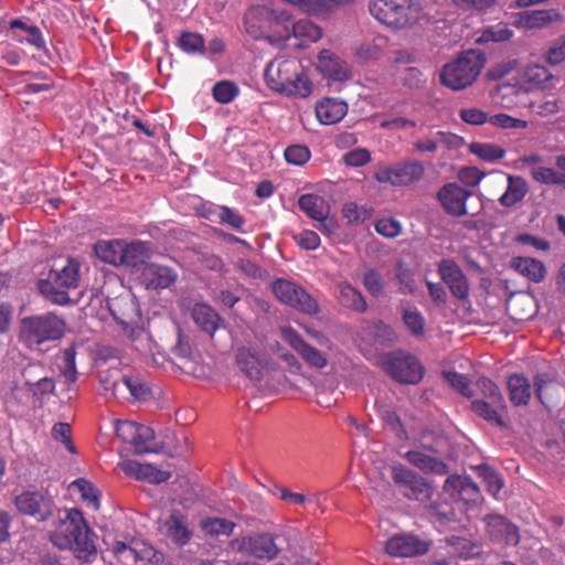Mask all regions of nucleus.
Wrapping results in <instances>:
<instances>
[{
  "label": "nucleus",
  "instance_id": "1",
  "mask_svg": "<svg viewBox=\"0 0 565 565\" xmlns=\"http://www.w3.org/2000/svg\"><path fill=\"white\" fill-rule=\"evenodd\" d=\"M93 532L89 530L82 511L67 510L64 518L60 519L56 527L50 532V542L60 550L73 551L76 558L90 562L97 556V550L93 541Z\"/></svg>",
  "mask_w": 565,
  "mask_h": 565
},
{
  "label": "nucleus",
  "instance_id": "2",
  "mask_svg": "<svg viewBox=\"0 0 565 565\" xmlns=\"http://www.w3.org/2000/svg\"><path fill=\"white\" fill-rule=\"evenodd\" d=\"M65 321L53 312L24 317L19 322L18 340L29 350L64 335Z\"/></svg>",
  "mask_w": 565,
  "mask_h": 565
},
{
  "label": "nucleus",
  "instance_id": "3",
  "mask_svg": "<svg viewBox=\"0 0 565 565\" xmlns=\"http://www.w3.org/2000/svg\"><path fill=\"white\" fill-rule=\"evenodd\" d=\"M484 63L486 57L481 51H465L443 67L440 82L454 90L463 89L477 79Z\"/></svg>",
  "mask_w": 565,
  "mask_h": 565
},
{
  "label": "nucleus",
  "instance_id": "4",
  "mask_svg": "<svg viewBox=\"0 0 565 565\" xmlns=\"http://www.w3.org/2000/svg\"><path fill=\"white\" fill-rule=\"evenodd\" d=\"M369 11L379 22L391 28H405L417 20L414 0H370Z\"/></svg>",
  "mask_w": 565,
  "mask_h": 565
},
{
  "label": "nucleus",
  "instance_id": "5",
  "mask_svg": "<svg viewBox=\"0 0 565 565\" xmlns=\"http://www.w3.org/2000/svg\"><path fill=\"white\" fill-rule=\"evenodd\" d=\"M437 196L444 210L452 216H475L482 210L481 200L457 183L445 184Z\"/></svg>",
  "mask_w": 565,
  "mask_h": 565
},
{
  "label": "nucleus",
  "instance_id": "6",
  "mask_svg": "<svg viewBox=\"0 0 565 565\" xmlns=\"http://www.w3.org/2000/svg\"><path fill=\"white\" fill-rule=\"evenodd\" d=\"M425 174L424 164L417 159H406L392 166H377L373 178L380 183L393 186H409L419 182Z\"/></svg>",
  "mask_w": 565,
  "mask_h": 565
},
{
  "label": "nucleus",
  "instance_id": "7",
  "mask_svg": "<svg viewBox=\"0 0 565 565\" xmlns=\"http://www.w3.org/2000/svg\"><path fill=\"white\" fill-rule=\"evenodd\" d=\"M275 297L284 305L305 315L315 316L319 312L318 301L300 285L284 278L271 284Z\"/></svg>",
  "mask_w": 565,
  "mask_h": 565
},
{
  "label": "nucleus",
  "instance_id": "8",
  "mask_svg": "<svg viewBox=\"0 0 565 565\" xmlns=\"http://www.w3.org/2000/svg\"><path fill=\"white\" fill-rule=\"evenodd\" d=\"M301 64L296 58H275L268 63L265 70V81L267 86L279 94L298 93L290 78L297 75Z\"/></svg>",
  "mask_w": 565,
  "mask_h": 565
},
{
  "label": "nucleus",
  "instance_id": "9",
  "mask_svg": "<svg viewBox=\"0 0 565 565\" xmlns=\"http://www.w3.org/2000/svg\"><path fill=\"white\" fill-rule=\"evenodd\" d=\"M385 372L399 383L416 384L424 376V366L411 354L392 353L383 363Z\"/></svg>",
  "mask_w": 565,
  "mask_h": 565
},
{
  "label": "nucleus",
  "instance_id": "10",
  "mask_svg": "<svg viewBox=\"0 0 565 565\" xmlns=\"http://www.w3.org/2000/svg\"><path fill=\"white\" fill-rule=\"evenodd\" d=\"M392 479L399 492L409 500L425 501L433 493V488L423 477L403 465L392 467Z\"/></svg>",
  "mask_w": 565,
  "mask_h": 565
},
{
  "label": "nucleus",
  "instance_id": "11",
  "mask_svg": "<svg viewBox=\"0 0 565 565\" xmlns=\"http://www.w3.org/2000/svg\"><path fill=\"white\" fill-rule=\"evenodd\" d=\"M116 433L124 441L131 445L134 452L143 455L157 451L154 431L152 428L131 420L117 424Z\"/></svg>",
  "mask_w": 565,
  "mask_h": 565
},
{
  "label": "nucleus",
  "instance_id": "12",
  "mask_svg": "<svg viewBox=\"0 0 565 565\" xmlns=\"http://www.w3.org/2000/svg\"><path fill=\"white\" fill-rule=\"evenodd\" d=\"M18 511L39 522L49 520L55 510L53 499L41 491H23L14 499Z\"/></svg>",
  "mask_w": 565,
  "mask_h": 565
},
{
  "label": "nucleus",
  "instance_id": "13",
  "mask_svg": "<svg viewBox=\"0 0 565 565\" xmlns=\"http://www.w3.org/2000/svg\"><path fill=\"white\" fill-rule=\"evenodd\" d=\"M438 274L448 286L451 295L458 300H466L469 296V282L459 265L452 259H443L438 264Z\"/></svg>",
  "mask_w": 565,
  "mask_h": 565
},
{
  "label": "nucleus",
  "instance_id": "14",
  "mask_svg": "<svg viewBox=\"0 0 565 565\" xmlns=\"http://www.w3.org/2000/svg\"><path fill=\"white\" fill-rule=\"evenodd\" d=\"M235 543H237L239 552L259 559H273L280 552L274 536L268 533L243 537L241 541L236 540Z\"/></svg>",
  "mask_w": 565,
  "mask_h": 565
},
{
  "label": "nucleus",
  "instance_id": "15",
  "mask_svg": "<svg viewBox=\"0 0 565 565\" xmlns=\"http://www.w3.org/2000/svg\"><path fill=\"white\" fill-rule=\"evenodd\" d=\"M385 548L392 556L413 557L425 554L429 543L413 534H395L386 541Z\"/></svg>",
  "mask_w": 565,
  "mask_h": 565
},
{
  "label": "nucleus",
  "instance_id": "16",
  "mask_svg": "<svg viewBox=\"0 0 565 565\" xmlns=\"http://www.w3.org/2000/svg\"><path fill=\"white\" fill-rule=\"evenodd\" d=\"M282 339L303 359V361L316 369H322L328 364L327 356L318 349L311 347L290 327L282 328Z\"/></svg>",
  "mask_w": 565,
  "mask_h": 565
},
{
  "label": "nucleus",
  "instance_id": "17",
  "mask_svg": "<svg viewBox=\"0 0 565 565\" xmlns=\"http://www.w3.org/2000/svg\"><path fill=\"white\" fill-rule=\"evenodd\" d=\"M444 491L455 500L477 503L480 499L478 484L470 477L449 476L444 483Z\"/></svg>",
  "mask_w": 565,
  "mask_h": 565
},
{
  "label": "nucleus",
  "instance_id": "18",
  "mask_svg": "<svg viewBox=\"0 0 565 565\" xmlns=\"http://www.w3.org/2000/svg\"><path fill=\"white\" fill-rule=\"evenodd\" d=\"M118 468L128 477L149 483L159 484L171 477V471L158 469L150 463H140L136 460H125L118 463Z\"/></svg>",
  "mask_w": 565,
  "mask_h": 565
},
{
  "label": "nucleus",
  "instance_id": "19",
  "mask_svg": "<svg viewBox=\"0 0 565 565\" xmlns=\"http://www.w3.org/2000/svg\"><path fill=\"white\" fill-rule=\"evenodd\" d=\"M108 309L114 319L125 329L138 323L140 312L135 298L121 295L108 301Z\"/></svg>",
  "mask_w": 565,
  "mask_h": 565
},
{
  "label": "nucleus",
  "instance_id": "20",
  "mask_svg": "<svg viewBox=\"0 0 565 565\" xmlns=\"http://www.w3.org/2000/svg\"><path fill=\"white\" fill-rule=\"evenodd\" d=\"M140 281L147 289H163L173 282L171 268L154 263H148L141 268Z\"/></svg>",
  "mask_w": 565,
  "mask_h": 565
},
{
  "label": "nucleus",
  "instance_id": "21",
  "mask_svg": "<svg viewBox=\"0 0 565 565\" xmlns=\"http://www.w3.org/2000/svg\"><path fill=\"white\" fill-rule=\"evenodd\" d=\"M562 19V13L556 9L530 10L518 14L516 24L525 29H543Z\"/></svg>",
  "mask_w": 565,
  "mask_h": 565
},
{
  "label": "nucleus",
  "instance_id": "22",
  "mask_svg": "<svg viewBox=\"0 0 565 565\" xmlns=\"http://www.w3.org/2000/svg\"><path fill=\"white\" fill-rule=\"evenodd\" d=\"M111 391L115 397L122 396L126 392L136 399H143L150 394L148 385L137 375H122L105 387Z\"/></svg>",
  "mask_w": 565,
  "mask_h": 565
},
{
  "label": "nucleus",
  "instance_id": "23",
  "mask_svg": "<svg viewBox=\"0 0 565 565\" xmlns=\"http://www.w3.org/2000/svg\"><path fill=\"white\" fill-rule=\"evenodd\" d=\"M553 79L550 70L541 64H530L521 74V84L527 92L551 88Z\"/></svg>",
  "mask_w": 565,
  "mask_h": 565
},
{
  "label": "nucleus",
  "instance_id": "24",
  "mask_svg": "<svg viewBox=\"0 0 565 565\" xmlns=\"http://www.w3.org/2000/svg\"><path fill=\"white\" fill-rule=\"evenodd\" d=\"M487 531L492 540L515 545L519 542L518 529L502 515L486 518Z\"/></svg>",
  "mask_w": 565,
  "mask_h": 565
},
{
  "label": "nucleus",
  "instance_id": "25",
  "mask_svg": "<svg viewBox=\"0 0 565 565\" xmlns=\"http://www.w3.org/2000/svg\"><path fill=\"white\" fill-rule=\"evenodd\" d=\"M321 73L334 81H344L350 77L348 63L330 51L323 50L318 56Z\"/></svg>",
  "mask_w": 565,
  "mask_h": 565
},
{
  "label": "nucleus",
  "instance_id": "26",
  "mask_svg": "<svg viewBox=\"0 0 565 565\" xmlns=\"http://www.w3.org/2000/svg\"><path fill=\"white\" fill-rule=\"evenodd\" d=\"M335 297L339 303L355 312H365L367 303L360 290L348 281H339L335 285Z\"/></svg>",
  "mask_w": 565,
  "mask_h": 565
},
{
  "label": "nucleus",
  "instance_id": "27",
  "mask_svg": "<svg viewBox=\"0 0 565 565\" xmlns=\"http://www.w3.org/2000/svg\"><path fill=\"white\" fill-rule=\"evenodd\" d=\"M404 457L411 465L425 473L443 476L448 472V467L441 459L420 450H408Z\"/></svg>",
  "mask_w": 565,
  "mask_h": 565
},
{
  "label": "nucleus",
  "instance_id": "28",
  "mask_svg": "<svg viewBox=\"0 0 565 565\" xmlns=\"http://www.w3.org/2000/svg\"><path fill=\"white\" fill-rule=\"evenodd\" d=\"M348 113L347 103L337 98H324L316 106V115L323 125L339 122Z\"/></svg>",
  "mask_w": 565,
  "mask_h": 565
},
{
  "label": "nucleus",
  "instance_id": "29",
  "mask_svg": "<svg viewBox=\"0 0 565 565\" xmlns=\"http://www.w3.org/2000/svg\"><path fill=\"white\" fill-rule=\"evenodd\" d=\"M152 255V245L148 242L135 241L124 243L122 266L143 267Z\"/></svg>",
  "mask_w": 565,
  "mask_h": 565
},
{
  "label": "nucleus",
  "instance_id": "30",
  "mask_svg": "<svg viewBox=\"0 0 565 565\" xmlns=\"http://www.w3.org/2000/svg\"><path fill=\"white\" fill-rule=\"evenodd\" d=\"M291 32V35L288 33L286 38L290 39L292 36L296 40L294 45L300 49L318 41L322 36L321 29L308 19H301L292 23Z\"/></svg>",
  "mask_w": 565,
  "mask_h": 565
},
{
  "label": "nucleus",
  "instance_id": "31",
  "mask_svg": "<svg viewBox=\"0 0 565 565\" xmlns=\"http://www.w3.org/2000/svg\"><path fill=\"white\" fill-rule=\"evenodd\" d=\"M471 409L475 414L484 420L495 424L497 426H504L503 413L505 411V402L492 403L489 399L477 398L471 402Z\"/></svg>",
  "mask_w": 565,
  "mask_h": 565
},
{
  "label": "nucleus",
  "instance_id": "32",
  "mask_svg": "<svg viewBox=\"0 0 565 565\" xmlns=\"http://www.w3.org/2000/svg\"><path fill=\"white\" fill-rule=\"evenodd\" d=\"M511 268L534 282L543 281L546 276V268L544 264L541 260L531 257L512 258Z\"/></svg>",
  "mask_w": 565,
  "mask_h": 565
},
{
  "label": "nucleus",
  "instance_id": "33",
  "mask_svg": "<svg viewBox=\"0 0 565 565\" xmlns=\"http://www.w3.org/2000/svg\"><path fill=\"white\" fill-rule=\"evenodd\" d=\"M507 190L499 198V202L504 207H511L524 199L529 192V185L520 175L507 174Z\"/></svg>",
  "mask_w": 565,
  "mask_h": 565
},
{
  "label": "nucleus",
  "instance_id": "34",
  "mask_svg": "<svg viewBox=\"0 0 565 565\" xmlns=\"http://www.w3.org/2000/svg\"><path fill=\"white\" fill-rule=\"evenodd\" d=\"M47 276L53 279V284H57L60 287L75 289L79 282V263L68 258L66 265L62 268L51 269Z\"/></svg>",
  "mask_w": 565,
  "mask_h": 565
},
{
  "label": "nucleus",
  "instance_id": "35",
  "mask_svg": "<svg viewBox=\"0 0 565 565\" xmlns=\"http://www.w3.org/2000/svg\"><path fill=\"white\" fill-rule=\"evenodd\" d=\"M236 363L239 370L250 380L258 381L262 376V361L255 350L239 348L236 352Z\"/></svg>",
  "mask_w": 565,
  "mask_h": 565
},
{
  "label": "nucleus",
  "instance_id": "36",
  "mask_svg": "<svg viewBox=\"0 0 565 565\" xmlns=\"http://www.w3.org/2000/svg\"><path fill=\"white\" fill-rule=\"evenodd\" d=\"M298 206L310 218L316 221L328 216L330 213V206L327 201L313 193L302 194L298 200Z\"/></svg>",
  "mask_w": 565,
  "mask_h": 565
},
{
  "label": "nucleus",
  "instance_id": "37",
  "mask_svg": "<svg viewBox=\"0 0 565 565\" xmlns=\"http://www.w3.org/2000/svg\"><path fill=\"white\" fill-rule=\"evenodd\" d=\"M191 315L201 330L210 335H213L221 322L220 316L210 306L204 303H196Z\"/></svg>",
  "mask_w": 565,
  "mask_h": 565
},
{
  "label": "nucleus",
  "instance_id": "38",
  "mask_svg": "<svg viewBox=\"0 0 565 565\" xmlns=\"http://www.w3.org/2000/svg\"><path fill=\"white\" fill-rule=\"evenodd\" d=\"M455 140L456 136L445 131H437L430 137L418 139L413 142V150L418 153H434L438 150L439 147H452Z\"/></svg>",
  "mask_w": 565,
  "mask_h": 565
},
{
  "label": "nucleus",
  "instance_id": "39",
  "mask_svg": "<svg viewBox=\"0 0 565 565\" xmlns=\"http://www.w3.org/2000/svg\"><path fill=\"white\" fill-rule=\"evenodd\" d=\"M95 253L99 259L114 266H122L124 242L102 241L95 245Z\"/></svg>",
  "mask_w": 565,
  "mask_h": 565
},
{
  "label": "nucleus",
  "instance_id": "40",
  "mask_svg": "<svg viewBox=\"0 0 565 565\" xmlns=\"http://www.w3.org/2000/svg\"><path fill=\"white\" fill-rule=\"evenodd\" d=\"M510 401L519 406L526 405L531 397V385L526 377L513 374L508 380Z\"/></svg>",
  "mask_w": 565,
  "mask_h": 565
},
{
  "label": "nucleus",
  "instance_id": "41",
  "mask_svg": "<svg viewBox=\"0 0 565 565\" xmlns=\"http://www.w3.org/2000/svg\"><path fill=\"white\" fill-rule=\"evenodd\" d=\"M70 289L72 288L60 287L57 284H53V279L49 276L39 281V290L41 295L55 305L63 306L71 302V298L68 296Z\"/></svg>",
  "mask_w": 565,
  "mask_h": 565
},
{
  "label": "nucleus",
  "instance_id": "42",
  "mask_svg": "<svg viewBox=\"0 0 565 565\" xmlns=\"http://www.w3.org/2000/svg\"><path fill=\"white\" fill-rule=\"evenodd\" d=\"M179 504L185 509L191 508L193 504L201 500V488L194 478L183 476L179 478Z\"/></svg>",
  "mask_w": 565,
  "mask_h": 565
},
{
  "label": "nucleus",
  "instance_id": "43",
  "mask_svg": "<svg viewBox=\"0 0 565 565\" xmlns=\"http://www.w3.org/2000/svg\"><path fill=\"white\" fill-rule=\"evenodd\" d=\"M448 554L468 559L479 554V547L470 540L459 536H450L447 539Z\"/></svg>",
  "mask_w": 565,
  "mask_h": 565
},
{
  "label": "nucleus",
  "instance_id": "44",
  "mask_svg": "<svg viewBox=\"0 0 565 565\" xmlns=\"http://www.w3.org/2000/svg\"><path fill=\"white\" fill-rule=\"evenodd\" d=\"M471 153L488 162H494L502 159L505 154V150L494 143L487 142H472L469 146Z\"/></svg>",
  "mask_w": 565,
  "mask_h": 565
},
{
  "label": "nucleus",
  "instance_id": "45",
  "mask_svg": "<svg viewBox=\"0 0 565 565\" xmlns=\"http://www.w3.org/2000/svg\"><path fill=\"white\" fill-rule=\"evenodd\" d=\"M394 277L399 285V292L403 295H413L416 291L414 273L403 263H398L394 269Z\"/></svg>",
  "mask_w": 565,
  "mask_h": 565
},
{
  "label": "nucleus",
  "instance_id": "46",
  "mask_svg": "<svg viewBox=\"0 0 565 565\" xmlns=\"http://www.w3.org/2000/svg\"><path fill=\"white\" fill-rule=\"evenodd\" d=\"M215 214L218 218V223L223 225H227L231 228L244 233V225H245V218L243 215H241L237 211L222 205L218 206L215 211Z\"/></svg>",
  "mask_w": 565,
  "mask_h": 565
},
{
  "label": "nucleus",
  "instance_id": "47",
  "mask_svg": "<svg viewBox=\"0 0 565 565\" xmlns=\"http://www.w3.org/2000/svg\"><path fill=\"white\" fill-rule=\"evenodd\" d=\"M362 284L365 290L373 297H380L384 292V278L382 274L374 268H369L363 273Z\"/></svg>",
  "mask_w": 565,
  "mask_h": 565
},
{
  "label": "nucleus",
  "instance_id": "48",
  "mask_svg": "<svg viewBox=\"0 0 565 565\" xmlns=\"http://www.w3.org/2000/svg\"><path fill=\"white\" fill-rule=\"evenodd\" d=\"M556 383L547 374H539L534 380V391L536 397L544 405H547L552 395L557 391Z\"/></svg>",
  "mask_w": 565,
  "mask_h": 565
},
{
  "label": "nucleus",
  "instance_id": "49",
  "mask_svg": "<svg viewBox=\"0 0 565 565\" xmlns=\"http://www.w3.org/2000/svg\"><path fill=\"white\" fill-rule=\"evenodd\" d=\"M234 523L223 518H207L201 521L202 530L210 535H230L233 532Z\"/></svg>",
  "mask_w": 565,
  "mask_h": 565
},
{
  "label": "nucleus",
  "instance_id": "50",
  "mask_svg": "<svg viewBox=\"0 0 565 565\" xmlns=\"http://www.w3.org/2000/svg\"><path fill=\"white\" fill-rule=\"evenodd\" d=\"M342 215L349 224H362L372 216V210L354 202L345 203L342 207Z\"/></svg>",
  "mask_w": 565,
  "mask_h": 565
},
{
  "label": "nucleus",
  "instance_id": "51",
  "mask_svg": "<svg viewBox=\"0 0 565 565\" xmlns=\"http://www.w3.org/2000/svg\"><path fill=\"white\" fill-rule=\"evenodd\" d=\"M402 318L412 334L422 335L424 333L425 319L417 308H404Z\"/></svg>",
  "mask_w": 565,
  "mask_h": 565
},
{
  "label": "nucleus",
  "instance_id": "52",
  "mask_svg": "<svg viewBox=\"0 0 565 565\" xmlns=\"http://www.w3.org/2000/svg\"><path fill=\"white\" fill-rule=\"evenodd\" d=\"M530 174L537 183L546 184V185H561V182H565L562 180L561 175H558V171L543 166L532 167L530 170Z\"/></svg>",
  "mask_w": 565,
  "mask_h": 565
},
{
  "label": "nucleus",
  "instance_id": "53",
  "mask_svg": "<svg viewBox=\"0 0 565 565\" xmlns=\"http://www.w3.org/2000/svg\"><path fill=\"white\" fill-rule=\"evenodd\" d=\"M291 85L295 86L294 89H296L298 93L296 94H282L284 96L290 97V98H307L311 95L313 89V84L310 81L309 76L303 72V68L301 67L299 72H297L296 76H292L290 78Z\"/></svg>",
  "mask_w": 565,
  "mask_h": 565
},
{
  "label": "nucleus",
  "instance_id": "54",
  "mask_svg": "<svg viewBox=\"0 0 565 565\" xmlns=\"http://www.w3.org/2000/svg\"><path fill=\"white\" fill-rule=\"evenodd\" d=\"M213 97L221 104H228L238 95L239 88L232 81H221L213 86Z\"/></svg>",
  "mask_w": 565,
  "mask_h": 565
},
{
  "label": "nucleus",
  "instance_id": "55",
  "mask_svg": "<svg viewBox=\"0 0 565 565\" xmlns=\"http://www.w3.org/2000/svg\"><path fill=\"white\" fill-rule=\"evenodd\" d=\"M478 469L480 477L487 486V491L497 498L498 493L504 486L502 477L494 469L488 466H480Z\"/></svg>",
  "mask_w": 565,
  "mask_h": 565
},
{
  "label": "nucleus",
  "instance_id": "56",
  "mask_svg": "<svg viewBox=\"0 0 565 565\" xmlns=\"http://www.w3.org/2000/svg\"><path fill=\"white\" fill-rule=\"evenodd\" d=\"M443 377L454 390L459 392L462 396L468 398L472 397L470 382L466 375L455 371H444Z\"/></svg>",
  "mask_w": 565,
  "mask_h": 565
},
{
  "label": "nucleus",
  "instance_id": "57",
  "mask_svg": "<svg viewBox=\"0 0 565 565\" xmlns=\"http://www.w3.org/2000/svg\"><path fill=\"white\" fill-rule=\"evenodd\" d=\"M179 47H181L184 52L190 54H204L205 50L204 40L202 35L192 32L182 33V35L179 38Z\"/></svg>",
  "mask_w": 565,
  "mask_h": 565
},
{
  "label": "nucleus",
  "instance_id": "58",
  "mask_svg": "<svg viewBox=\"0 0 565 565\" xmlns=\"http://www.w3.org/2000/svg\"><path fill=\"white\" fill-rule=\"evenodd\" d=\"M544 61L551 66L565 62V33L558 36L546 50Z\"/></svg>",
  "mask_w": 565,
  "mask_h": 565
},
{
  "label": "nucleus",
  "instance_id": "59",
  "mask_svg": "<svg viewBox=\"0 0 565 565\" xmlns=\"http://www.w3.org/2000/svg\"><path fill=\"white\" fill-rule=\"evenodd\" d=\"M513 35V31L505 23H498L486 28L482 32L481 40L484 42L507 41Z\"/></svg>",
  "mask_w": 565,
  "mask_h": 565
},
{
  "label": "nucleus",
  "instance_id": "60",
  "mask_svg": "<svg viewBox=\"0 0 565 565\" xmlns=\"http://www.w3.org/2000/svg\"><path fill=\"white\" fill-rule=\"evenodd\" d=\"M158 530L167 541H170L171 544H177V514L170 512L167 516H160Z\"/></svg>",
  "mask_w": 565,
  "mask_h": 565
},
{
  "label": "nucleus",
  "instance_id": "61",
  "mask_svg": "<svg viewBox=\"0 0 565 565\" xmlns=\"http://www.w3.org/2000/svg\"><path fill=\"white\" fill-rule=\"evenodd\" d=\"M489 124L502 129H525L527 127V121L514 118L507 114L490 116Z\"/></svg>",
  "mask_w": 565,
  "mask_h": 565
},
{
  "label": "nucleus",
  "instance_id": "62",
  "mask_svg": "<svg viewBox=\"0 0 565 565\" xmlns=\"http://www.w3.org/2000/svg\"><path fill=\"white\" fill-rule=\"evenodd\" d=\"M477 387L481 392L482 397L480 399H489L492 403H500L504 401L499 387L494 382L489 379L482 377L477 382Z\"/></svg>",
  "mask_w": 565,
  "mask_h": 565
},
{
  "label": "nucleus",
  "instance_id": "63",
  "mask_svg": "<svg viewBox=\"0 0 565 565\" xmlns=\"http://www.w3.org/2000/svg\"><path fill=\"white\" fill-rule=\"evenodd\" d=\"M72 486L81 492L83 500L92 504L94 509H98V491L90 482L85 479H77L72 483Z\"/></svg>",
  "mask_w": 565,
  "mask_h": 565
},
{
  "label": "nucleus",
  "instance_id": "64",
  "mask_svg": "<svg viewBox=\"0 0 565 565\" xmlns=\"http://www.w3.org/2000/svg\"><path fill=\"white\" fill-rule=\"evenodd\" d=\"M285 158L289 163L302 166L310 159V151L306 146L292 145L285 150Z\"/></svg>",
  "mask_w": 565,
  "mask_h": 565
}]
</instances>
